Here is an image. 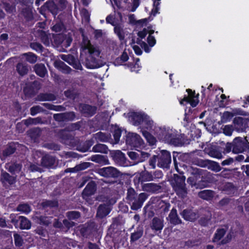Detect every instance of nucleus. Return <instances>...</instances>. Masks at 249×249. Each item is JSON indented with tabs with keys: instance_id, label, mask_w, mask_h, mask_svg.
Instances as JSON below:
<instances>
[{
	"instance_id": "f3484780",
	"label": "nucleus",
	"mask_w": 249,
	"mask_h": 249,
	"mask_svg": "<svg viewBox=\"0 0 249 249\" xmlns=\"http://www.w3.org/2000/svg\"><path fill=\"white\" fill-rule=\"evenodd\" d=\"M208 154L211 157L220 159L223 157L222 153H226L224 151V148L220 146H213L206 150Z\"/></svg>"
},
{
	"instance_id": "3c124183",
	"label": "nucleus",
	"mask_w": 249,
	"mask_h": 249,
	"mask_svg": "<svg viewBox=\"0 0 249 249\" xmlns=\"http://www.w3.org/2000/svg\"><path fill=\"white\" fill-rule=\"evenodd\" d=\"M129 59L127 53L124 51L120 57L115 59L114 63L117 65H120L122 63L126 62Z\"/></svg>"
},
{
	"instance_id": "a19ab883",
	"label": "nucleus",
	"mask_w": 249,
	"mask_h": 249,
	"mask_svg": "<svg viewBox=\"0 0 249 249\" xmlns=\"http://www.w3.org/2000/svg\"><path fill=\"white\" fill-rule=\"evenodd\" d=\"M22 15L27 22H32L34 19L33 13L31 9L25 8L23 9Z\"/></svg>"
},
{
	"instance_id": "20e7f679",
	"label": "nucleus",
	"mask_w": 249,
	"mask_h": 249,
	"mask_svg": "<svg viewBox=\"0 0 249 249\" xmlns=\"http://www.w3.org/2000/svg\"><path fill=\"white\" fill-rule=\"evenodd\" d=\"M24 147L23 144L18 142H9L4 147L3 149L0 151V159L1 161L5 160L13 155L18 148Z\"/></svg>"
},
{
	"instance_id": "c03bdc74",
	"label": "nucleus",
	"mask_w": 249,
	"mask_h": 249,
	"mask_svg": "<svg viewBox=\"0 0 249 249\" xmlns=\"http://www.w3.org/2000/svg\"><path fill=\"white\" fill-rule=\"evenodd\" d=\"M31 227V221L26 217L21 216L18 228L21 230H29Z\"/></svg>"
},
{
	"instance_id": "c9c22d12",
	"label": "nucleus",
	"mask_w": 249,
	"mask_h": 249,
	"mask_svg": "<svg viewBox=\"0 0 249 249\" xmlns=\"http://www.w3.org/2000/svg\"><path fill=\"white\" fill-rule=\"evenodd\" d=\"M109 151L107 145L102 143H97L93 146L92 149V151L93 152L103 154H107Z\"/></svg>"
},
{
	"instance_id": "774afa93",
	"label": "nucleus",
	"mask_w": 249,
	"mask_h": 249,
	"mask_svg": "<svg viewBox=\"0 0 249 249\" xmlns=\"http://www.w3.org/2000/svg\"><path fill=\"white\" fill-rule=\"evenodd\" d=\"M17 210L25 213H29L31 211L30 207L27 204H21L18 205Z\"/></svg>"
},
{
	"instance_id": "bb28decb",
	"label": "nucleus",
	"mask_w": 249,
	"mask_h": 249,
	"mask_svg": "<svg viewBox=\"0 0 249 249\" xmlns=\"http://www.w3.org/2000/svg\"><path fill=\"white\" fill-rule=\"evenodd\" d=\"M110 212V209L108 205L105 204H100L97 209L96 216L103 218L108 215Z\"/></svg>"
},
{
	"instance_id": "aec40b11",
	"label": "nucleus",
	"mask_w": 249,
	"mask_h": 249,
	"mask_svg": "<svg viewBox=\"0 0 249 249\" xmlns=\"http://www.w3.org/2000/svg\"><path fill=\"white\" fill-rule=\"evenodd\" d=\"M55 161V157L46 154L41 158V165L44 167L51 168L54 165Z\"/></svg>"
},
{
	"instance_id": "e433bc0d",
	"label": "nucleus",
	"mask_w": 249,
	"mask_h": 249,
	"mask_svg": "<svg viewBox=\"0 0 249 249\" xmlns=\"http://www.w3.org/2000/svg\"><path fill=\"white\" fill-rule=\"evenodd\" d=\"M214 192L210 190H205L200 191L198 194V196L204 200H209L213 197Z\"/></svg>"
},
{
	"instance_id": "a211bd4d",
	"label": "nucleus",
	"mask_w": 249,
	"mask_h": 249,
	"mask_svg": "<svg viewBox=\"0 0 249 249\" xmlns=\"http://www.w3.org/2000/svg\"><path fill=\"white\" fill-rule=\"evenodd\" d=\"M180 214L185 220L191 222L195 221L198 217V213L194 212L191 209H184Z\"/></svg>"
},
{
	"instance_id": "e2e57ef3",
	"label": "nucleus",
	"mask_w": 249,
	"mask_h": 249,
	"mask_svg": "<svg viewBox=\"0 0 249 249\" xmlns=\"http://www.w3.org/2000/svg\"><path fill=\"white\" fill-rule=\"evenodd\" d=\"M234 116V114L231 112L226 111L221 116V121L223 123H227L230 121Z\"/></svg>"
},
{
	"instance_id": "2f4dec72",
	"label": "nucleus",
	"mask_w": 249,
	"mask_h": 249,
	"mask_svg": "<svg viewBox=\"0 0 249 249\" xmlns=\"http://www.w3.org/2000/svg\"><path fill=\"white\" fill-rule=\"evenodd\" d=\"M30 66L26 63L18 62L16 65V70L21 76L26 75L29 71Z\"/></svg>"
},
{
	"instance_id": "58836bf2",
	"label": "nucleus",
	"mask_w": 249,
	"mask_h": 249,
	"mask_svg": "<svg viewBox=\"0 0 249 249\" xmlns=\"http://www.w3.org/2000/svg\"><path fill=\"white\" fill-rule=\"evenodd\" d=\"M188 95H185L183 98L182 99L179 103L181 105H184V101H188L190 99L194 98H198L199 94L196 95L195 91H193L191 89H186Z\"/></svg>"
},
{
	"instance_id": "c85d7f7f",
	"label": "nucleus",
	"mask_w": 249,
	"mask_h": 249,
	"mask_svg": "<svg viewBox=\"0 0 249 249\" xmlns=\"http://www.w3.org/2000/svg\"><path fill=\"white\" fill-rule=\"evenodd\" d=\"M90 160L102 165L109 164V160L107 156L102 155H94L90 158Z\"/></svg>"
},
{
	"instance_id": "6e6d98bb",
	"label": "nucleus",
	"mask_w": 249,
	"mask_h": 249,
	"mask_svg": "<svg viewBox=\"0 0 249 249\" xmlns=\"http://www.w3.org/2000/svg\"><path fill=\"white\" fill-rule=\"evenodd\" d=\"M222 191L227 194H231L233 192L235 189L233 184L231 182H226L222 186Z\"/></svg>"
},
{
	"instance_id": "7ed1b4c3",
	"label": "nucleus",
	"mask_w": 249,
	"mask_h": 249,
	"mask_svg": "<svg viewBox=\"0 0 249 249\" xmlns=\"http://www.w3.org/2000/svg\"><path fill=\"white\" fill-rule=\"evenodd\" d=\"M249 151V142L246 137H236L231 142H227L224 147L226 153L232 151L233 153L238 154Z\"/></svg>"
},
{
	"instance_id": "09e8293b",
	"label": "nucleus",
	"mask_w": 249,
	"mask_h": 249,
	"mask_svg": "<svg viewBox=\"0 0 249 249\" xmlns=\"http://www.w3.org/2000/svg\"><path fill=\"white\" fill-rule=\"evenodd\" d=\"M207 160L199 158L197 157H194L191 159V161L194 165L205 168L206 167Z\"/></svg>"
},
{
	"instance_id": "49530a36",
	"label": "nucleus",
	"mask_w": 249,
	"mask_h": 249,
	"mask_svg": "<svg viewBox=\"0 0 249 249\" xmlns=\"http://www.w3.org/2000/svg\"><path fill=\"white\" fill-rule=\"evenodd\" d=\"M22 56L24 57L26 61L30 64H35L37 60L38 56L32 52L24 53Z\"/></svg>"
},
{
	"instance_id": "473e14b6",
	"label": "nucleus",
	"mask_w": 249,
	"mask_h": 249,
	"mask_svg": "<svg viewBox=\"0 0 249 249\" xmlns=\"http://www.w3.org/2000/svg\"><path fill=\"white\" fill-rule=\"evenodd\" d=\"M38 101H53L56 100L54 94L51 93H40L36 98Z\"/></svg>"
},
{
	"instance_id": "5fc2aeb1",
	"label": "nucleus",
	"mask_w": 249,
	"mask_h": 249,
	"mask_svg": "<svg viewBox=\"0 0 249 249\" xmlns=\"http://www.w3.org/2000/svg\"><path fill=\"white\" fill-rule=\"evenodd\" d=\"M91 164V163L90 162H84L76 165L74 168H70L69 169L72 170L73 169H75L76 171H80L89 167ZM68 169H69L67 170ZM71 171L72 172V171Z\"/></svg>"
},
{
	"instance_id": "c756f323",
	"label": "nucleus",
	"mask_w": 249,
	"mask_h": 249,
	"mask_svg": "<svg viewBox=\"0 0 249 249\" xmlns=\"http://www.w3.org/2000/svg\"><path fill=\"white\" fill-rule=\"evenodd\" d=\"M168 217L169 218L170 223L174 226L181 224L182 222L181 220L178 215L176 209L174 208L171 210Z\"/></svg>"
},
{
	"instance_id": "de8ad7c7",
	"label": "nucleus",
	"mask_w": 249,
	"mask_h": 249,
	"mask_svg": "<svg viewBox=\"0 0 249 249\" xmlns=\"http://www.w3.org/2000/svg\"><path fill=\"white\" fill-rule=\"evenodd\" d=\"M138 196V195L135 190L132 187H129L127 190L126 199L127 203L132 202V201Z\"/></svg>"
},
{
	"instance_id": "4468645a",
	"label": "nucleus",
	"mask_w": 249,
	"mask_h": 249,
	"mask_svg": "<svg viewBox=\"0 0 249 249\" xmlns=\"http://www.w3.org/2000/svg\"><path fill=\"white\" fill-rule=\"evenodd\" d=\"M146 113L142 112H131L128 113V118L130 122L134 126H139Z\"/></svg>"
},
{
	"instance_id": "39448f33",
	"label": "nucleus",
	"mask_w": 249,
	"mask_h": 249,
	"mask_svg": "<svg viewBox=\"0 0 249 249\" xmlns=\"http://www.w3.org/2000/svg\"><path fill=\"white\" fill-rule=\"evenodd\" d=\"M158 167L163 169H169L171 163V153L166 150H162L157 155Z\"/></svg>"
},
{
	"instance_id": "338daca9",
	"label": "nucleus",
	"mask_w": 249,
	"mask_h": 249,
	"mask_svg": "<svg viewBox=\"0 0 249 249\" xmlns=\"http://www.w3.org/2000/svg\"><path fill=\"white\" fill-rule=\"evenodd\" d=\"M65 122L72 121L75 117V113L73 111L66 112L64 113Z\"/></svg>"
},
{
	"instance_id": "9b49d317",
	"label": "nucleus",
	"mask_w": 249,
	"mask_h": 249,
	"mask_svg": "<svg viewBox=\"0 0 249 249\" xmlns=\"http://www.w3.org/2000/svg\"><path fill=\"white\" fill-rule=\"evenodd\" d=\"M99 174L106 178H117L121 175V172L112 166L104 167L99 170Z\"/></svg>"
},
{
	"instance_id": "a18cd8bd",
	"label": "nucleus",
	"mask_w": 249,
	"mask_h": 249,
	"mask_svg": "<svg viewBox=\"0 0 249 249\" xmlns=\"http://www.w3.org/2000/svg\"><path fill=\"white\" fill-rule=\"evenodd\" d=\"M86 49L88 50L89 57L91 60H95V57H98L100 55V51L92 45H89L86 47Z\"/></svg>"
},
{
	"instance_id": "f704fd0d",
	"label": "nucleus",
	"mask_w": 249,
	"mask_h": 249,
	"mask_svg": "<svg viewBox=\"0 0 249 249\" xmlns=\"http://www.w3.org/2000/svg\"><path fill=\"white\" fill-rule=\"evenodd\" d=\"M187 181L190 182V184L192 186H194L196 188L202 189L206 187L207 182L205 181L202 177L200 180H194V178H189L187 179Z\"/></svg>"
},
{
	"instance_id": "ddd939ff",
	"label": "nucleus",
	"mask_w": 249,
	"mask_h": 249,
	"mask_svg": "<svg viewBox=\"0 0 249 249\" xmlns=\"http://www.w3.org/2000/svg\"><path fill=\"white\" fill-rule=\"evenodd\" d=\"M109 155L114 162L121 166H124L126 163L125 154L121 150H110Z\"/></svg>"
},
{
	"instance_id": "13d9d810",
	"label": "nucleus",
	"mask_w": 249,
	"mask_h": 249,
	"mask_svg": "<svg viewBox=\"0 0 249 249\" xmlns=\"http://www.w3.org/2000/svg\"><path fill=\"white\" fill-rule=\"evenodd\" d=\"M63 224L62 232H67L75 225V223L65 219L63 220Z\"/></svg>"
},
{
	"instance_id": "4be33fe9",
	"label": "nucleus",
	"mask_w": 249,
	"mask_h": 249,
	"mask_svg": "<svg viewBox=\"0 0 249 249\" xmlns=\"http://www.w3.org/2000/svg\"><path fill=\"white\" fill-rule=\"evenodd\" d=\"M0 181L3 185L5 184L12 185L16 182V177L11 176L7 172L3 171L1 173Z\"/></svg>"
},
{
	"instance_id": "dca6fc26",
	"label": "nucleus",
	"mask_w": 249,
	"mask_h": 249,
	"mask_svg": "<svg viewBox=\"0 0 249 249\" xmlns=\"http://www.w3.org/2000/svg\"><path fill=\"white\" fill-rule=\"evenodd\" d=\"M43 10L46 11L51 12L54 17H55L58 13L59 10L58 6L56 4L54 1L48 0L41 7L40 13L43 15L42 11Z\"/></svg>"
},
{
	"instance_id": "b1692460",
	"label": "nucleus",
	"mask_w": 249,
	"mask_h": 249,
	"mask_svg": "<svg viewBox=\"0 0 249 249\" xmlns=\"http://www.w3.org/2000/svg\"><path fill=\"white\" fill-rule=\"evenodd\" d=\"M54 67L59 71L65 74H69L71 71V69L63 61L60 60H56L54 63Z\"/></svg>"
},
{
	"instance_id": "4c0bfd02",
	"label": "nucleus",
	"mask_w": 249,
	"mask_h": 249,
	"mask_svg": "<svg viewBox=\"0 0 249 249\" xmlns=\"http://www.w3.org/2000/svg\"><path fill=\"white\" fill-rule=\"evenodd\" d=\"M206 165V167L208 169L215 172H218L222 169L218 162L209 160H207Z\"/></svg>"
},
{
	"instance_id": "6e6552de",
	"label": "nucleus",
	"mask_w": 249,
	"mask_h": 249,
	"mask_svg": "<svg viewBox=\"0 0 249 249\" xmlns=\"http://www.w3.org/2000/svg\"><path fill=\"white\" fill-rule=\"evenodd\" d=\"M126 143L130 146L139 147L143 145V141L139 135L129 132L126 136Z\"/></svg>"
},
{
	"instance_id": "052dcab7",
	"label": "nucleus",
	"mask_w": 249,
	"mask_h": 249,
	"mask_svg": "<svg viewBox=\"0 0 249 249\" xmlns=\"http://www.w3.org/2000/svg\"><path fill=\"white\" fill-rule=\"evenodd\" d=\"M15 245L17 247H21L23 244V240L21 236L17 233H15L14 234Z\"/></svg>"
},
{
	"instance_id": "f03ea898",
	"label": "nucleus",
	"mask_w": 249,
	"mask_h": 249,
	"mask_svg": "<svg viewBox=\"0 0 249 249\" xmlns=\"http://www.w3.org/2000/svg\"><path fill=\"white\" fill-rule=\"evenodd\" d=\"M159 131L154 134L165 142L177 146H180L188 143V140L184 134H178L176 131L166 129L165 127H159Z\"/></svg>"
},
{
	"instance_id": "1a4fd4ad",
	"label": "nucleus",
	"mask_w": 249,
	"mask_h": 249,
	"mask_svg": "<svg viewBox=\"0 0 249 249\" xmlns=\"http://www.w3.org/2000/svg\"><path fill=\"white\" fill-rule=\"evenodd\" d=\"M97 107L85 103H81L79 105L80 113L86 117H91L94 116L97 111Z\"/></svg>"
},
{
	"instance_id": "680f3d73",
	"label": "nucleus",
	"mask_w": 249,
	"mask_h": 249,
	"mask_svg": "<svg viewBox=\"0 0 249 249\" xmlns=\"http://www.w3.org/2000/svg\"><path fill=\"white\" fill-rule=\"evenodd\" d=\"M38 223L41 225L46 227L49 226L51 223L50 221L49 218L47 216L41 215L37 218Z\"/></svg>"
},
{
	"instance_id": "5701e85b",
	"label": "nucleus",
	"mask_w": 249,
	"mask_h": 249,
	"mask_svg": "<svg viewBox=\"0 0 249 249\" xmlns=\"http://www.w3.org/2000/svg\"><path fill=\"white\" fill-rule=\"evenodd\" d=\"M224 228H218L216 230L212 239L213 242L215 243L220 241L225 235L229 226L228 225H224Z\"/></svg>"
},
{
	"instance_id": "0e129e2a",
	"label": "nucleus",
	"mask_w": 249,
	"mask_h": 249,
	"mask_svg": "<svg viewBox=\"0 0 249 249\" xmlns=\"http://www.w3.org/2000/svg\"><path fill=\"white\" fill-rule=\"evenodd\" d=\"M39 36H40L41 41L45 45H49V44L50 41H49V36L44 31L41 30L39 32Z\"/></svg>"
},
{
	"instance_id": "cd10ccee",
	"label": "nucleus",
	"mask_w": 249,
	"mask_h": 249,
	"mask_svg": "<svg viewBox=\"0 0 249 249\" xmlns=\"http://www.w3.org/2000/svg\"><path fill=\"white\" fill-rule=\"evenodd\" d=\"M94 141L92 139L88 140L83 142H81L77 146L78 151L81 152L88 151L90 147L93 145Z\"/></svg>"
},
{
	"instance_id": "bf43d9fd",
	"label": "nucleus",
	"mask_w": 249,
	"mask_h": 249,
	"mask_svg": "<svg viewBox=\"0 0 249 249\" xmlns=\"http://www.w3.org/2000/svg\"><path fill=\"white\" fill-rule=\"evenodd\" d=\"M122 135V130L118 126H116L113 132V136L115 143H117L120 141V137Z\"/></svg>"
},
{
	"instance_id": "9d476101",
	"label": "nucleus",
	"mask_w": 249,
	"mask_h": 249,
	"mask_svg": "<svg viewBox=\"0 0 249 249\" xmlns=\"http://www.w3.org/2000/svg\"><path fill=\"white\" fill-rule=\"evenodd\" d=\"M148 197V195L146 193H140L138 195V196L135 198L132 202H129V204L130 206L131 209L133 211H138L139 209H140L142 207L144 202L147 199Z\"/></svg>"
},
{
	"instance_id": "a878e982",
	"label": "nucleus",
	"mask_w": 249,
	"mask_h": 249,
	"mask_svg": "<svg viewBox=\"0 0 249 249\" xmlns=\"http://www.w3.org/2000/svg\"><path fill=\"white\" fill-rule=\"evenodd\" d=\"M248 119L242 117H236L233 120L235 126L238 129L244 131L247 127Z\"/></svg>"
},
{
	"instance_id": "72a5a7b5",
	"label": "nucleus",
	"mask_w": 249,
	"mask_h": 249,
	"mask_svg": "<svg viewBox=\"0 0 249 249\" xmlns=\"http://www.w3.org/2000/svg\"><path fill=\"white\" fill-rule=\"evenodd\" d=\"M143 233V230L142 227H137L134 232L131 233L130 236V242H134L141 238Z\"/></svg>"
},
{
	"instance_id": "ea45409f",
	"label": "nucleus",
	"mask_w": 249,
	"mask_h": 249,
	"mask_svg": "<svg viewBox=\"0 0 249 249\" xmlns=\"http://www.w3.org/2000/svg\"><path fill=\"white\" fill-rule=\"evenodd\" d=\"M41 134V130L39 127L33 128L27 131L28 136L34 140L38 139Z\"/></svg>"
},
{
	"instance_id": "f8f14e48",
	"label": "nucleus",
	"mask_w": 249,
	"mask_h": 249,
	"mask_svg": "<svg viewBox=\"0 0 249 249\" xmlns=\"http://www.w3.org/2000/svg\"><path fill=\"white\" fill-rule=\"evenodd\" d=\"M139 126L142 130L146 129L154 133L155 132H158V130H156V131L155 130L157 127L154 121L151 119L150 116L146 114H145L142 120V122L141 123Z\"/></svg>"
},
{
	"instance_id": "79ce46f5",
	"label": "nucleus",
	"mask_w": 249,
	"mask_h": 249,
	"mask_svg": "<svg viewBox=\"0 0 249 249\" xmlns=\"http://www.w3.org/2000/svg\"><path fill=\"white\" fill-rule=\"evenodd\" d=\"M59 138L64 141H67L73 139V136L71 133L65 129H61L58 133Z\"/></svg>"
},
{
	"instance_id": "37998d69",
	"label": "nucleus",
	"mask_w": 249,
	"mask_h": 249,
	"mask_svg": "<svg viewBox=\"0 0 249 249\" xmlns=\"http://www.w3.org/2000/svg\"><path fill=\"white\" fill-rule=\"evenodd\" d=\"M22 168V165L17 162L11 163L7 167L8 171L12 175H15L16 173H19Z\"/></svg>"
},
{
	"instance_id": "603ef678",
	"label": "nucleus",
	"mask_w": 249,
	"mask_h": 249,
	"mask_svg": "<svg viewBox=\"0 0 249 249\" xmlns=\"http://www.w3.org/2000/svg\"><path fill=\"white\" fill-rule=\"evenodd\" d=\"M21 217V216L15 213H11L10 215L11 222L14 225L16 228H18L19 227Z\"/></svg>"
},
{
	"instance_id": "2eb2a0df",
	"label": "nucleus",
	"mask_w": 249,
	"mask_h": 249,
	"mask_svg": "<svg viewBox=\"0 0 249 249\" xmlns=\"http://www.w3.org/2000/svg\"><path fill=\"white\" fill-rule=\"evenodd\" d=\"M95 231L93 223H87L81 227L79 231L81 235L85 238H90Z\"/></svg>"
},
{
	"instance_id": "0eeeda50",
	"label": "nucleus",
	"mask_w": 249,
	"mask_h": 249,
	"mask_svg": "<svg viewBox=\"0 0 249 249\" xmlns=\"http://www.w3.org/2000/svg\"><path fill=\"white\" fill-rule=\"evenodd\" d=\"M106 20L107 23L110 24L112 26H114V33L117 36L119 40L121 41L124 40L125 38V33L121 25L120 24L115 25L113 21V17L110 15L106 17Z\"/></svg>"
},
{
	"instance_id": "412c9836",
	"label": "nucleus",
	"mask_w": 249,
	"mask_h": 249,
	"mask_svg": "<svg viewBox=\"0 0 249 249\" xmlns=\"http://www.w3.org/2000/svg\"><path fill=\"white\" fill-rule=\"evenodd\" d=\"M96 190V184L95 181H89L82 192V196L84 198L93 195Z\"/></svg>"
},
{
	"instance_id": "f257e3e1",
	"label": "nucleus",
	"mask_w": 249,
	"mask_h": 249,
	"mask_svg": "<svg viewBox=\"0 0 249 249\" xmlns=\"http://www.w3.org/2000/svg\"><path fill=\"white\" fill-rule=\"evenodd\" d=\"M187 157L188 155L187 154L176 151L173 152L175 168L180 175L174 174L170 178V182L176 195L178 197L182 199H184L187 196L188 191L185 182L186 177L183 175V171H180L178 165H179L180 167H184L185 165L183 162L187 160Z\"/></svg>"
},
{
	"instance_id": "393cba45",
	"label": "nucleus",
	"mask_w": 249,
	"mask_h": 249,
	"mask_svg": "<svg viewBox=\"0 0 249 249\" xmlns=\"http://www.w3.org/2000/svg\"><path fill=\"white\" fill-rule=\"evenodd\" d=\"M33 69L36 74L41 78L45 77L48 72L45 65L43 63L35 64L33 67Z\"/></svg>"
},
{
	"instance_id": "423d86ee",
	"label": "nucleus",
	"mask_w": 249,
	"mask_h": 249,
	"mask_svg": "<svg viewBox=\"0 0 249 249\" xmlns=\"http://www.w3.org/2000/svg\"><path fill=\"white\" fill-rule=\"evenodd\" d=\"M40 88L39 82L35 80L33 82H29L26 83L23 88V91L25 96L28 98H31L34 97L37 91Z\"/></svg>"
},
{
	"instance_id": "6ab92c4d",
	"label": "nucleus",
	"mask_w": 249,
	"mask_h": 249,
	"mask_svg": "<svg viewBox=\"0 0 249 249\" xmlns=\"http://www.w3.org/2000/svg\"><path fill=\"white\" fill-rule=\"evenodd\" d=\"M142 188L144 191L154 194L160 192L161 190V186L155 183H143Z\"/></svg>"
},
{
	"instance_id": "864d4df0",
	"label": "nucleus",
	"mask_w": 249,
	"mask_h": 249,
	"mask_svg": "<svg viewBox=\"0 0 249 249\" xmlns=\"http://www.w3.org/2000/svg\"><path fill=\"white\" fill-rule=\"evenodd\" d=\"M66 216L69 220H76L80 217L81 213L78 211H69L66 213Z\"/></svg>"
},
{
	"instance_id": "4d7b16f0",
	"label": "nucleus",
	"mask_w": 249,
	"mask_h": 249,
	"mask_svg": "<svg viewBox=\"0 0 249 249\" xmlns=\"http://www.w3.org/2000/svg\"><path fill=\"white\" fill-rule=\"evenodd\" d=\"M140 174L143 182L153 180L152 173L151 172L145 170L141 172Z\"/></svg>"
},
{
	"instance_id": "8fccbe9b",
	"label": "nucleus",
	"mask_w": 249,
	"mask_h": 249,
	"mask_svg": "<svg viewBox=\"0 0 249 249\" xmlns=\"http://www.w3.org/2000/svg\"><path fill=\"white\" fill-rule=\"evenodd\" d=\"M41 205L44 209L47 208H53L57 207L58 206V203L56 200H45L41 203Z\"/></svg>"
},
{
	"instance_id": "7c9ffc66",
	"label": "nucleus",
	"mask_w": 249,
	"mask_h": 249,
	"mask_svg": "<svg viewBox=\"0 0 249 249\" xmlns=\"http://www.w3.org/2000/svg\"><path fill=\"white\" fill-rule=\"evenodd\" d=\"M163 226V221L159 217H154L152 219L150 224V227L152 230L160 232Z\"/></svg>"
},
{
	"instance_id": "69168bd1",
	"label": "nucleus",
	"mask_w": 249,
	"mask_h": 249,
	"mask_svg": "<svg viewBox=\"0 0 249 249\" xmlns=\"http://www.w3.org/2000/svg\"><path fill=\"white\" fill-rule=\"evenodd\" d=\"M30 47L38 53H42L44 50L43 46L38 42H32L30 43Z\"/></svg>"
}]
</instances>
